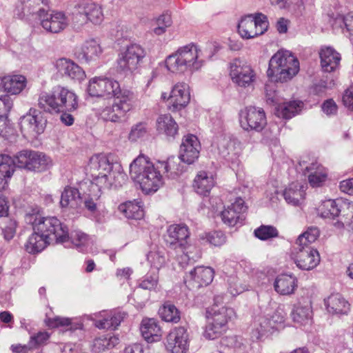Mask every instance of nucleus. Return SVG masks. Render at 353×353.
I'll use <instances>...</instances> for the list:
<instances>
[{
    "label": "nucleus",
    "mask_w": 353,
    "mask_h": 353,
    "mask_svg": "<svg viewBox=\"0 0 353 353\" xmlns=\"http://www.w3.org/2000/svg\"><path fill=\"white\" fill-rule=\"evenodd\" d=\"M32 225L34 232L25 245L30 254L41 252L52 241L65 243L69 239L68 227L55 216H36Z\"/></svg>",
    "instance_id": "1"
},
{
    "label": "nucleus",
    "mask_w": 353,
    "mask_h": 353,
    "mask_svg": "<svg viewBox=\"0 0 353 353\" xmlns=\"http://www.w3.org/2000/svg\"><path fill=\"white\" fill-rule=\"evenodd\" d=\"M210 57L204 55L199 46L190 43L179 47L165 61L167 70L174 74L193 73L200 70Z\"/></svg>",
    "instance_id": "2"
},
{
    "label": "nucleus",
    "mask_w": 353,
    "mask_h": 353,
    "mask_svg": "<svg viewBox=\"0 0 353 353\" xmlns=\"http://www.w3.org/2000/svg\"><path fill=\"white\" fill-rule=\"evenodd\" d=\"M161 172L157 165H154L143 154L139 155L130 165L131 179L146 194L157 192L163 185Z\"/></svg>",
    "instance_id": "3"
},
{
    "label": "nucleus",
    "mask_w": 353,
    "mask_h": 353,
    "mask_svg": "<svg viewBox=\"0 0 353 353\" xmlns=\"http://www.w3.org/2000/svg\"><path fill=\"white\" fill-rule=\"evenodd\" d=\"M38 105L49 112H71L78 107L77 96L73 91L65 87L57 86L52 93H41Z\"/></svg>",
    "instance_id": "4"
},
{
    "label": "nucleus",
    "mask_w": 353,
    "mask_h": 353,
    "mask_svg": "<svg viewBox=\"0 0 353 353\" xmlns=\"http://www.w3.org/2000/svg\"><path fill=\"white\" fill-rule=\"evenodd\" d=\"M299 71V60L288 50H279L269 61L267 76L274 82H285Z\"/></svg>",
    "instance_id": "5"
},
{
    "label": "nucleus",
    "mask_w": 353,
    "mask_h": 353,
    "mask_svg": "<svg viewBox=\"0 0 353 353\" xmlns=\"http://www.w3.org/2000/svg\"><path fill=\"white\" fill-rule=\"evenodd\" d=\"M189 235L190 232L185 225L172 224L168 227L164 236L167 248L176 252L177 260L182 266L200 258V254L190 256V252L186 251Z\"/></svg>",
    "instance_id": "6"
},
{
    "label": "nucleus",
    "mask_w": 353,
    "mask_h": 353,
    "mask_svg": "<svg viewBox=\"0 0 353 353\" xmlns=\"http://www.w3.org/2000/svg\"><path fill=\"white\" fill-rule=\"evenodd\" d=\"M126 181V175L121 165H114V168L105 174L96 175L93 177L90 185V192L95 199L100 196V192L104 190L117 188L122 186Z\"/></svg>",
    "instance_id": "7"
},
{
    "label": "nucleus",
    "mask_w": 353,
    "mask_h": 353,
    "mask_svg": "<svg viewBox=\"0 0 353 353\" xmlns=\"http://www.w3.org/2000/svg\"><path fill=\"white\" fill-rule=\"evenodd\" d=\"M145 56V50L140 45L133 43L127 46L119 54L117 61V71L125 75L132 73L139 68Z\"/></svg>",
    "instance_id": "8"
},
{
    "label": "nucleus",
    "mask_w": 353,
    "mask_h": 353,
    "mask_svg": "<svg viewBox=\"0 0 353 353\" xmlns=\"http://www.w3.org/2000/svg\"><path fill=\"white\" fill-rule=\"evenodd\" d=\"M268 28L265 15L257 13L243 17L238 25V31L244 39H252L263 34Z\"/></svg>",
    "instance_id": "9"
},
{
    "label": "nucleus",
    "mask_w": 353,
    "mask_h": 353,
    "mask_svg": "<svg viewBox=\"0 0 353 353\" xmlns=\"http://www.w3.org/2000/svg\"><path fill=\"white\" fill-rule=\"evenodd\" d=\"M47 119L41 111L30 108L19 121L21 130L24 136L36 137L42 134L46 127Z\"/></svg>",
    "instance_id": "10"
},
{
    "label": "nucleus",
    "mask_w": 353,
    "mask_h": 353,
    "mask_svg": "<svg viewBox=\"0 0 353 353\" xmlns=\"http://www.w3.org/2000/svg\"><path fill=\"white\" fill-rule=\"evenodd\" d=\"M119 81L105 77H94L89 80L87 92L91 97L112 99L119 90Z\"/></svg>",
    "instance_id": "11"
},
{
    "label": "nucleus",
    "mask_w": 353,
    "mask_h": 353,
    "mask_svg": "<svg viewBox=\"0 0 353 353\" xmlns=\"http://www.w3.org/2000/svg\"><path fill=\"white\" fill-rule=\"evenodd\" d=\"M230 76L234 83L244 88L250 86L256 78L251 65L239 59H235L230 63Z\"/></svg>",
    "instance_id": "12"
},
{
    "label": "nucleus",
    "mask_w": 353,
    "mask_h": 353,
    "mask_svg": "<svg viewBox=\"0 0 353 353\" xmlns=\"http://www.w3.org/2000/svg\"><path fill=\"white\" fill-rule=\"evenodd\" d=\"M240 123L245 130H262L265 126L266 117L262 108L248 107L240 112Z\"/></svg>",
    "instance_id": "13"
},
{
    "label": "nucleus",
    "mask_w": 353,
    "mask_h": 353,
    "mask_svg": "<svg viewBox=\"0 0 353 353\" xmlns=\"http://www.w3.org/2000/svg\"><path fill=\"white\" fill-rule=\"evenodd\" d=\"M297 248L298 251L294 254L292 259L298 268L309 271L319 264L321 258L317 250L312 247L298 246Z\"/></svg>",
    "instance_id": "14"
},
{
    "label": "nucleus",
    "mask_w": 353,
    "mask_h": 353,
    "mask_svg": "<svg viewBox=\"0 0 353 353\" xmlns=\"http://www.w3.org/2000/svg\"><path fill=\"white\" fill-rule=\"evenodd\" d=\"M217 148L219 154L230 163L232 168L239 166L241 153L240 143L228 137H221L218 141Z\"/></svg>",
    "instance_id": "15"
},
{
    "label": "nucleus",
    "mask_w": 353,
    "mask_h": 353,
    "mask_svg": "<svg viewBox=\"0 0 353 353\" xmlns=\"http://www.w3.org/2000/svg\"><path fill=\"white\" fill-rule=\"evenodd\" d=\"M166 347L172 353H187L189 349V336L183 327H176L167 336Z\"/></svg>",
    "instance_id": "16"
},
{
    "label": "nucleus",
    "mask_w": 353,
    "mask_h": 353,
    "mask_svg": "<svg viewBox=\"0 0 353 353\" xmlns=\"http://www.w3.org/2000/svg\"><path fill=\"white\" fill-rule=\"evenodd\" d=\"M190 93L189 85L183 82L174 85L168 99V108L172 111H178L185 108L190 102Z\"/></svg>",
    "instance_id": "17"
},
{
    "label": "nucleus",
    "mask_w": 353,
    "mask_h": 353,
    "mask_svg": "<svg viewBox=\"0 0 353 353\" xmlns=\"http://www.w3.org/2000/svg\"><path fill=\"white\" fill-rule=\"evenodd\" d=\"M200 149L198 138L193 134H188L182 139L179 157L181 161L192 164L199 158Z\"/></svg>",
    "instance_id": "18"
},
{
    "label": "nucleus",
    "mask_w": 353,
    "mask_h": 353,
    "mask_svg": "<svg viewBox=\"0 0 353 353\" xmlns=\"http://www.w3.org/2000/svg\"><path fill=\"white\" fill-rule=\"evenodd\" d=\"M304 175L307 176L308 182L312 188L322 186L327 179V170L316 162L306 163L302 161L299 163Z\"/></svg>",
    "instance_id": "19"
},
{
    "label": "nucleus",
    "mask_w": 353,
    "mask_h": 353,
    "mask_svg": "<svg viewBox=\"0 0 353 353\" xmlns=\"http://www.w3.org/2000/svg\"><path fill=\"white\" fill-rule=\"evenodd\" d=\"M43 10H39L41 18V25L48 32L59 33L63 30L68 25V19L61 12H52L42 15Z\"/></svg>",
    "instance_id": "20"
},
{
    "label": "nucleus",
    "mask_w": 353,
    "mask_h": 353,
    "mask_svg": "<svg viewBox=\"0 0 353 353\" xmlns=\"http://www.w3.org/2000/svg\"><path fill=\"white\" fill-rule=\"evenodd\" d=\"M214 278V271L210 267L199 266L191 270L185 279V282L190 288H199L211 283Z\"/></svg>",
    "instance_id": "21"
},
{
    "label": "nucleus",
    "mask_w": 353,
    "mask_h": 353,
    "mask_svg": "<svg viewBox=\"0 0 353 353\" xmlns=\"http://www.w3.org/2000/svg\"><path fill=\"white\" fill-rule=\"evenodd\" d=\"M79 15L83 21H90L92 23L99 24L103 19L101 7L95 3H83L75 6L73 16ZM75 17H74V20Z\"/></svg>",
    "instance_id": "22"
},
{
    "label": "nucleus",
    "mask_w": 353,
    "mask_h": 353,
    "mask_svg": "<svg viewBox=\"0 0 353 353\" xmlns=\"http://www.w3.org/2000/svg\"><path fill=\"white\" fill-rule=\"evenodd\" d=\"M103 50L99 42L94 39L85 40L79 48L77 50V58L87 63H90L98 61Z\"/></svg>",
    "instance_id": "23"
},
{
    "label": "nucleus",
    "mask_w": 353,
    "mask_h": 353,
    "mask_svg": "<svg viewBox=\"0 0 353 353\" xmlns=\"http://www.w3.org/2000/svg\"><path fill=\"white\" fill-rule=\"evenodd\" d=\"M27 79L19 74H9L0 77V87L10 95L19 94L27 86Z\"/></svg>",
    "instance_id": "24"
},
{
    "label": "nucleus",
    "mask_w": 353,
    "mask_h": 353,
    "mask_svg": "<svg viewBox=\"0 0 353 353\" xmlns=\"http://www.w3.org/2000/svg\"><path fill=\"white\" fill-rule=\"evenodd\" d=\"M114 165H119V163L113 162L112 154H97L90 158L88 168L94 177L96 175L107 174L114 168Z\"/></svg>",
    "instance_id": "25"
},
{
    "label": "nucleus",
    "mask_w": 353,
    "mask_h": 353,
    "mask_svg": "<svg viewBox=\"0 0 353 353\" xmlns=\"http://www.w3.org/2000/svg\"><path fill=\"white\" fill-rule=\"evenodd\" d=\"M96 319L94 325L99 329L115 330L124 319L126 314L119 310L102 311L95 314Z\"/></svg>",
    "instance_id": "26"
},
{
    "label": "nucleus",
    "mask_w": 353,
    "mask_h": 353,
    "mask_svg": "<svg viewBox=\"0 0 353 353\" xmlns=\"http://www.w3.org/2000/svg\"><path fill=\"white\" fill-rule=\"evenodd\" d=\"M321 66L325 72L335 71L340 65L341 54L330 46H322L319 51Z\"/></svg>",
    "instance_id": "27"
},
{
    "label": "nucleus",
    "mask_w": 353,
    "mask_h": 353,
    "mask_svg": "<svg viewBox=\"0 0 353 353\" xmlns=\"http://www.w3.org/2000/svg\"><path fill=\"white\" fill-rule=\"evenodd\" d=\"M245 210L244 201L241 198H236L234 203L221 212V216L224 223L229 226H234L240 220L241 214Z\"/></svg>",
    "instance_id": "28"
},
{
    "label": "nucleus",
    "mask_w": 353,
    "mask_h": 353,
    "mask_svg": "<svg viewBox=\"0 0 353 353\" xmlns=\"http://www.w3.org/2000/svg\"><path fill=\"white\" fill-rule=\"evenodd\" d=\"M56 67L61 74L74 81H81L85 78L84 70L70 59H59L56 62Z\"/></svg>",
    "instance_id": "29"
},
{
    "label": "nucleus",
    "mask_w": 353,
    "mask_h": 353,
    "mask_svg": "<svg viewBox=\"0 0 353 353\" xmlns=\"http://www.w3.org/2000/svg\"><path fill=\"white\" fill-rule=\"evenodd\" d=\"M293 321L300 325H306L312 322V303L308 299H303L294 305L291 312Z\"/></svg>",
    "instance_id": "30"
},
{
    "label": "nucleus",
    "mask_w": 353,
    "mask_h": 353,
    "mask_svg": "<svg viewBox=\"0 0 353 353\" xmlns=\"http://www.w3.org/2000/svg\"><path fill=\"white\" fill-rule=\"evenodd\" d=\"M112 98L114 99V102L125 117L135 105L134 93L128 89H121L120 84H119V90L115 92V94H112Z\"/></svg>",
    "instance_id": "31"
},
{
    "label": "nucleus",
    "mask_w": 353,
    "mask_h": 353,
    "mask_svg": "<svg viewBox=\"0 0 353 353\" xmlns=\"http://www.w3.org/2000/svg\"><path fill=\"white\" fill-rule=\"evenodd\" d=\"M325 309L332 314H347L350 310L348 301L339 293L330 294L324 299Z\"/></svg>",
    "instance_id": "32"
},
{
    "label": "nucleus",
    "mask_w": 353,
    "mask_h": 353,
    "mask_svg": "<svg viewBox=\"0 0 353 353\" xmlns=\"http://www.w3.org/2000/svg\"><path fill=\"white\" fill-rule=\"evenodd\" d=\"M298 280L292 274H283L276 276L274 282L275 291L281 295H291L294 293Z\"/></svg>",
    "instance_id": "33"
},
{
    "label": "nucleus",
    "mask_w": 353,
    "mask_h": 353,
    "mask_svg": "<svg viewBox=\"0 0 353 353\" xmlns=\"http://www.w3.org/2000/svg\"><path fill=\"white\" fill-rule=\"evenodd\" d=\"M235 315L234 310L231 307L217 305H212L206 311L207 320H211L214 323L223 324V326H228V323Z\"/></svg>",
    "instance_id": "34"
},
{
    "label": "nucleus",
    "mask_w": 353,
    "mask_h": 353,
    "mask_svg": "<svg viewBox=\"0 0 353 353\" xmlns=\"http://www.w3.org/2000/svg\"><path fill=\"white\" fill-rule=\"evenodd\" d=\"M140 330L143 337L148 343L159 341L162 338V331L154 319H143Z\"/></svg>",
    "instance_id": "35"
},
{
    "label": "nucleus",
    "mask_w": 353,
    "mask_h": 353,
    "mask_svg": "<svg viewBox=\"0 0 353 353\" xmlns=\"http://www.w3.org/2000/svg\"><path fill=\"white\" fill-rule=\"evenodd\" d=\"M215 184L213 174L206 171H200L194 180V188L196 192L203 196L208 195Z\"/></svg>",
    "instance_id": "36"
},
{
    "label": "nucleus",
    "mask_w": 353,
    "mask_h": 353,
    "mask_svg": "<svg viewBox=\"0 0 353 353\" xmlns=\"http://www.w3.org/2000/svg\"><path fill=\"white\" fill-rule=\"evenodd\" d=\"M305 185L299 182L290 183L283 191L285 200L289 204L298 205L305 198Z\"/></svg>",
    "instance_id": "37"
},
{
    "label": "nucleus",
    "mask_w": 353,
    "mask_h": 353,
    "mask_svg": "<svg viewBox=\"0 0 353 353\" xmlns=\"http://www.w3.org/2000/svg\"><path fill=\"white\" fill-rule=\"evenodd\" d=\"M303 104L300 101L279 103L275 108V114L278 117L290 119L301 110Z\"/></svg>",
    "instance_id": "38"
},
{
    "label": "nucleus",
    "mask_w": 353,
    "mask_h": 353,
    "mask_svg": "<svg viewBox=\"0 0 353 353\" xmlns=\"http://www.w3.org/2000/svg\"><path fill=\"white\" fill-rule=\"evenodd\" d=\"M81 200L79 190L67 186L61 193L60 205L61 208H77L80 205Z\"/></svg>",
    "instance_id": "39"
},
{
    "label": "nucleus",
    "mask_w": 353,
    "mask_h": 353,
    "mask_svg": "<svg viewBox=\"0 0 353 353\" xmlns=\"http://www.w3.org/2000/svg\"><path fill=\"white\" fill-rule=\"evenodd\" d=\"M157 130L168 137H174L178 132V125L170 114L160 115L157 119Z\"/></svg>",
    "instance_id": "40"
},
{
    "label": "nucleus",
    "mask_w": 353,
    "mask_h": 353,
    "mask_svg": "<svg viewBox=\"0 0 353 353\" xmlns=\"http://www.w3.org/2000/svg\"><path fill=\"white\" fill-rule=\"evenodd\" d=\"M52 165V160L49 157L42 152L32 151L28 170L42 172L49 169Z\"/></svg>",
    "instance_id": "41"
},
{
    "label": "nucleus",
    "mask_w": 353,
    "mask_h": 353,
    "mask_svg": "<svg viewBox=\"0 0 353 353\" xmlns=\"http://www.w3.org/2000/svg\"><path fill=\"white\" fill-rule=\"evenodd\" d=\"M97 113L101 119L112 123H119L125 117L114 102L112 105L98 108Z\"/></svg>",
    "instance_id": "42"
},
{
    "label": "nucleus",
    "mask_w": 353,
    "mask_h": 353,
    "mask_svg": "<svg viewBox=\"0 0 353 353\" xmlns=\"http://www.w3.org/2000/svg\"><path fill=\"white\" fill-rule=\"evenodd\" d=\"M319 214L325 219L334 220L336 217L341 216V209L335 200L327 199L323 201L318 207Z\"/></svg>",
    "instance_id": "43"
},
{
    "label": "nucleus",
    "mask_w": 353,
    "mask_h": 353,
    "mask_svg": "<svg viewBox=\"0 0 353 353\" xmlns=\"http://www.w3.org/2000/svg\"><path fill=\"white\" fill-rule=\"evenodd\" d=\"M119 210L128 219L140 220L144 216L143 209L139 201H128L121 204Z\"/></svg>",
    "instance_id": "44"
},
{
    "label": "nucleus",
    "mask_w": 353,
    "mask_h": 353,
    "mask_svg": "<svg viewBox=\"0 0 353 353\" xmlns=\"http://www.w3.org/2000/svg\"><path fill=\"white\" fill-rule=\"evenodd\" d=\"M273 330V325L270 318L260 316L254 322V328L252 331V337L254 339H260L267 332Z\"/></svg>",
    "instance_id": "45"
},
{
    "label": "nucleus",
    "mask_w": 353,
    "mask_h": 353,
    "mask_svg": "<svg viewBox=\"0 0 353 353\" xmlns=\"http://www.w3.org/2000/svg\"><path fill=\"white\" fill-rule=\"evenodd\" d=\"M159 170H163L168 177L174 178L181 171L179 159L176 157H170L165 161H158L157 163Z\"/></svg>",
    "instance_id": "46"
},
{
    "label": "nucleus",
    "mask_w": 353,
    "mask_h": 353,
    "mask_svg": "<svg viewBox=\"0 0 353 353\" xmlns=\"http://www.w3.org/2000/svg\"><path fill=\"white\" fill-rule=\"evenodd\" d=\"M228 330V326H223L211 320H207V325L203 332V336L210 340L220 337Z\"/></svg>",
    "instance_id": "47"
},
{
    "label": "nucleus",
    "mask_w": 353,
    "mask_h": 353,
    "mask_svg": "<svg viewBox=\"0 0 353 353\" xmlns=\"http://www.w3.org/2000/svg\"><path fill=\"white\" fill-rule=\"evenodd\" d=\"M147 260L151 268L157 270L165 264V252L163 249L154 248L147 254Z\"/></svg>",
    "instance_id": "48"
},
{
    "label": "nucleus",
    "mask_w": 353,
    "mask_h": 353,
    "mask_svg": "<svg viewBox=\"0 0 353 353\" xmlns=\"http://www.w3.org/2000/svg\"><path fill=\"white\" fill-rule=\"evenodd\" d=\"M319 236V231L316 227H310L299 236L296 244L301 248L310 247V245L314 243Z\"/></svg>",
    "instance_id": "49"
},
{
    "label": "nucleus",
    "mask_w": 353,
    "mask_h": 353,
    "mask_svg": "<svg viewBox=\"0 0 353 353\" xmlns=\"http://www.w3.org/2000/svg\"><path fill=\"white\" fill-rule=\"evenodd\" d=\"M148 134V125L145 122H139L131 127L128 139L130 142L143 139Z\"/></svg>",
    "instance_id": "50"
},
{
    "label": "nucleus",
    "mask_w": 353,
    "mask_h": 353,
    "mask_svg": "<svg viewBox=\"0 0 353 353\" xmlns=\"http://www.w3.org/2000/svg\"><path fill=\"white\" fill-rule=\"evenodd\" d=\"M119 343V338L114 336H103L96 339L93 342V349L95 352H102L106 349L114 347Z\"/></svg>",
    "instance_id": "51"
},
{
    "label": "nucleus",
    "mask_w": 353,
    "mask_h": 353,
    "mask_svg": "<svg viewBox=\"0 0 353 353\" xmlns=\"http://www.w3.org/2000/svg\"><path fill=\"white\" fill-rule=\"evenodd\" d=\"M161 319L167 322L177 323L180 320L178 309L172 304L166 303L159 310Z\"/></svg>",
    "instance_id": "52"
},
{
    "label": "nucleus",
    "mask_w": 353,
    "mask_h": 353,
    "mask_svg": "<svg viewBox=\"0 0 353 353\" xmlns=\"http://www.w3.org/2000/svg\"><path fill=\"white\" fill-rule=\"evenodd\" d=\"M15 170V161L7 154H0V174L11 178Z\"/></svg>",
    "instance_id": "53"
},
{
    "label": "nucleus",
    "mask_w": 353,
    "mask_h": 353,
    "mask_svg": "<svg viewBox=\"0 0 353 353\" xmlns=\"http://www.w3.org/2000/svg\"><path fill=\"white\" fill-rule=\"evenodd\" d=\"M278 234L276 228L272 225H261L254 230L255 236L263 241L276 237Z\"/></svg>",
    "instance_id": "54"
},
{
    "label": "nucleus",
    "mask_w": 353,
    "mask_h": 353,
    "mask_svg": "<svg viewBox=\"0 0 353 353\" xmlns=\"http://www.w3.org/2000/svg\"><path fill=\"white\" fill-rule=\"evenodd\" d=\"M16 131L6 117H0V137L8 140L15 138Z\"/></svg>",
    "instance_id": "55"
},
{
    "label": "nucleus",
    "mask_w": 353,
    "mask_h": 353,
    "mask_svg": "<svg viewBox=\"0 0 353 353\" xmlns=\"http://www.w3.org/2000/svg\"><path fill=\"white\" fill-rule=\"evenodd\" d=\"M71 239L72 244L81 252L85 250L89 243L88 236L81 232H75L72 234Z\"/></svg>",
    "instance_id": "56"
},
{
    "label": "nucleus",
    "mask_w": 353,
    "mask_h": 353,
    "mask_svg": "<svg viewBox=\"0 0 353 353\" xmlns=\"http://www.w3.org/2000/svg\"><path fill=\"white\" fill-rule=\"evenodd\" d=\"M159 276L157 274L146 275L139 282V288L143 290H155L158 287Z\"/></svg>",
    "instance_id": "57"
},
{
    "label": "nucleus",
    "mask_w": 353,
    "mask_h": 353,
    "mask_svg": "<svg viewBox=\"0 0 353 353\" xmlns=\"http://www.w3.org/2000/svg\"><path fill=\"white\" fill-rule=\"evenodd\" d=\"M157 26L153 29V32L157 35L163 34L167 28L172 25V18L169 14H162L157 19Z\"/></svg>",
    "instance_id": "58"
},
{
    "label": "nucleus",
    "mask_w": 353,
    "mask_h": 353,
    "mask_svg": "<svg viewBox=\"0 0 353 353\" xmlns=\"http://www.w3.org/2000/svg\"><path fill=\"white\" fill-rule=\"evenodd\" d=\"M32 152V151L23 150L19 152L14 159H13V160L15 161V167L28 170Z\"/></svg>",
    "instance_id": "59"
},
{
    "label": "nucleus",
    "mask_w": 353,
    "mask_h": 353,
    "mask_svg": "<svg viewBox=\"0 0 353 353\" xmlns=\"http://www.w3.org/2000/svg\"><path fill=\"white\" fill-rule=\"evenodd\" d=\"M348 211L350 212V218L347 217L349 214L342 215L339 216V219H337L336 222H334L333 224L338 228H343L344 225H347L351 226L353 229V203H349L347 206Z\"/></svg>",
    "instance_id": "60"
},
{
    "label": "nucleus",
    "mask_w": 353,
    "mask_h": 353,
    "mask_svg": "<svg viewBox=\"0 0 353 353\" xmlns=\"http://www.w3.org/2000/svg\"><path fill=\"white\" fill-rule=\"evenodd\" d=\"M207 241L212 245L220 246L225 243V236L221 231H214L206 234Z\"/></svg>",
    "instance_id": "61"
},
{
    "label": "nucleus",
    "mask_w": 353,
    "mask_h": 353,
    "mask_svg": "<svg viewBox=\"0 0 353 353\" xmlns=\"http://www.w3.org/2000/svg\"><path fill=\"white\" fill-rule=\"evenodd\" d=\"M13 102L8 94L0 96V117H6L12 108Z\"/></svg>",
    "instance_id": "62"
},
{
    "label": "nucleus",
    "mask_w": 353,
    "mask_h": 353,
    "mask_svg": "<svg viewBox=\"0 0 353 353\" xmlns=\"http://www.w3.org/2000/svg\"><path fill=\"white\" fill-rule=\"evenodd\" d=\"M17 228V222L13 219H8L6 225L3 227L2 231L3 236L6 240H10L13 238Z\"/></svg>",
    "instance_id": "63"
},
{
    "label": "nucleus",
    "mask_w": 353,
    "mask_h": 353,
    "mask_svg": "<svg viewBox=\"0 0 353 353\" xmlns=\"http://www.w3.org/2000/svg\"><path fill=\"white\" fill-rule=\"evenodd\" d=\"M229 291L233 296H236L248 290L246 285H243L237 279H232L229 283Z\"/></svg>",
    "instance_id": "64"
}]
</instances>
